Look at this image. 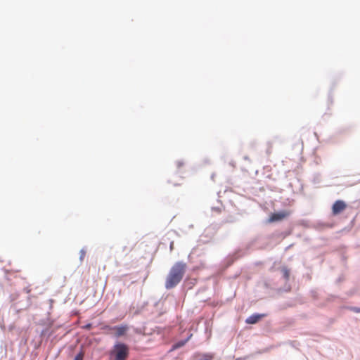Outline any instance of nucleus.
Here are the masks:
<instances>
[{
	"instance_id": "1",
	"label": "nucleus",
	"mask_w": 360,
	"mask_h": 360,
	"mask_svg": "<svg viewBox=\"0 0 360 360\" xmlns=\"http://www.w3.org/2000/svg\"><path fill=\"white\" fill-rule=\"evenodd\" d=\"M187 265L183 262H176L169 270L165 281V288L167 289H172L177 285L182 280Z\"/></svg>"
},
{
	"instance_id": "2",
	"label": "nucleus",
	"mask_w": 360,
	"mask_h": 360,
	"mask_svg": "<svg viewBox=\"0 0 360 360\" xmlns=\"http://www.w3.org/2000/svg\"><path fill=\"white\" fill-rule=\"evenodd\" d=\"M129 354V347L121 342L116 343L110 352L114 360H126Z\"/></svg>"
},
{
	"instance_id": "3",
	"label": "nucleus",
	"mask_w": 360,
	"mask_h": 360,
	"mask_svg": "<svg viewBox=\"0 0 360 360\" xmlns=\"http://www.w3.org/2000/svg\"><path fill=\"white\" fill-rule=\"evenodd\" d=\"M290 212L288 210H283L278 212L273 213L271 214L268 219L269 223L280 221L289 217Z\"/></svg>"
},
{
	"instance_id": "4",
	"label": "nucleus",
	"mask_w": 360,
	"mask_h": 360,
	"mask_svg": "<svg viewBox=\"0 0 360 360\" xmlns=\"http://www.w3.org/2000/svg\"><path fill=\"white\" fill-rule=\"evenodd\" d=\"M347 207V204L341 200H336L332 207V213L337 215L343 212Z\"/></svg>"
},
{
	"instance_id": "5",
	"label": "nucleus",
	"mask_w": 360,
	"mask_h": 360,
	"mask_svg": "<svg viewBox=\"0 0 360 360\" xmlns=\"http://www.w3.org/2000/svg\"><path fill=\"white\" fill-rule=\"evenodd\" d=\"M111 330L114 331V335L117 338H120L126 334L128 330V326L126 325L117 326L110 328Z\"/></svg>"
},
{
	"instance_id": "6",
	"label": "nucleus",
	"mask_w": 360,
	"mask_h": 360,
	"mask_svg": "<svg viewBox=\"0 0 360 360\" xmlns=\"http://www.w3.org/2000/svg\"><path fill=\"white\" fill-rule=\"evenodd\" d=\"M266 315L264 314H254L249 316L245 322L248 324H255L264 318Z\"/></svg>"
},
{
	"instance_id": "7",
	"label": "nucleus",
	"mask_w": 360,
	"mask_h": 360,
	"mask_svg": "<svg viewBox=\"0 0 360 360\" xmlns=\"http://www.w3.org/2000/svg\"><path fill=\"white\" fill-rule=\"evenodd\" d=\"M281 271L283 273V277L286 280H288L290 277V270L287 267H283Z\"/></svg>"
},
{
	"instance_id": "8",
	"label": "nucleus",
	"mask_w": 360,
	"mask_h": 360,
	"mask_svg": "<svg viewBox=\"0 0 360 360\" xmlns=\"http://www.w3.org/2000/svg\"><path fill=\"white\" fill-rule=\"evenodd\" d=\"M191 335H190V337H188V338L186 340H185L178 342L175 345L174 347H176V348H179V347H181L184 346V345L187 342V341L189 340V338L191 337Z\"/></svg>"
},
{
	"instance_id": "9",
	"label": "nucleus",
	"mask_w": 360,
	"mask_h": 360,
	"mask_svg": "<svg viewBox=\"0 0 360 360\" xmlns=\"http://www.w3.org/2000/svg\"><path fill=\"white\" fill-rule=\"evenodd\" d=\"M84 355V352H80L79 354H77L74 360H83Z\"/></svg>"
},
{
	"instance_id": "10",
	"label": "nucleus",
	"mask_w": 360,
	"mask_h": 360,
	"mask_svg": "<svg viewBox=\"0 0 360 360\" xmlns=\"http://www.w3.org/2000/svg\"><path fill=\"white\" fill-rule=\"evenodd\" d=\"M353 310H354L355 312H357V313H359V312H360V308H358V307L353 308Z\"/></svg>"
},
{
	"instance_id": "11",
	"label": "nucleus",
	"mask_w": 360,
	"mask_h": 360,
	"mask_svg": "<svg viewBox=\"0 0 360 360\" xmlns=\"http://www.w3.org/2000/svg\"><path fill=\"white\" fill-rule=\"evenodd\" d=\"M173 245H174V243H171V244H170V249H171V250H172V249H173Z\"/></svg>"
},
{
	"instance_id": "12",
	"label": "nucleus",
	"mask_w": 360,
	"mask_h": 360,
	"mask_svg": "<svg viewBox=\"0 0 360 360\" xmlns=\"http://www.w3.org/2000/svg\"><path fill=\"white\" fill-rule=\"evenodd\" d=\"M84 255V252L82 251V256L81 257H83Z\"/></svg>"
}]
</instances>
